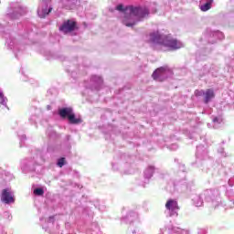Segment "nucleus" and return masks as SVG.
I'll return each instance as SVG.
<instances>
[{
    "mask_svg": "<svg viewBox=\"0 0 234 234\" xmlns=\"http://www.w3.org/2000/svg\"><path fill=\"white\" fill-rule=\"evenodd\" d=\"M0 28H4V30H0V36L5 37L7 50L14 52L16 58H17V51L25 50V43L27 42L21 43L17 41V39H16L14 37H12V34L9 33V29L8 27H6V24H0Z\"/></svg>",
    "mask_w": 234,
    "mask_h": 234,
    "instance_id": "4",
    "label": "nucleus"
},
{
    "mask_svg": "<svg viewBox=\"0 0 234 234\" xmlns=\"http://www.w3.org/2000/svg\"><path fill=\"white\" fill-rule=\"evenodd\" d=\"M47 108H48V111H50L52 109V107H50V105H48Z\"/></svg>",
    "mask_w": 234,
    "mask_h": 234,
    "instance_id": "39",
    "label": "nucleus"
},
{
    "mask_svg": "<svg viewBox=\"0 0 234 234\" xmlns=\"http://www.w3.org/2000/svg\"><path fill=\"white\" fill-rule=\"evenodd\" d=\"M51 12L52 7L50 6V0H43L37 8V15L40 17H47Z\"/></svg>",
    "mask_w": 234,
    "mask_h": 234,
    "instance_id": "10",
    "label": "nucleus"
},
{
    "mask_svg": "<svg viewBox=\"0 0 234 234\" xmlns=\"http://www.w3.org/2000/svg\"><path fill=\"white\" fill-rule=\"evenodd\" d=\"M47 134H48V136H49V138H53V136H56V132H51V133H50V132L48 130Z\"/></svg>",
    "mask_w": 234,
    "mask_h": 234,
    "instance_id": "34",
    "label": "nucleus"
},
{
    "mask_svg": "<svg viewBox=\"0 0 234 234\" xmlns=\"http://www.w3.org/2000/svg\"><path fill=\"white\" fill-rule=\"evenodd\" d=\"M6 103H8V99L5 97L3 90H0V105H3L8 109V105Z\"/></svg>",
    "mask_w": 234,
    "mask_h": 234,
    "instance_id": "26",
    "label": "nucleus"
},
{
    "mask_svg": "<svg viewBox=\"0 0 234 234\" xmlns=\"http://www.w3.org/2000/svg\"><path fill=\"white\" fill-rule=\"evenodd\" d=\"M179 170L182 172V173H185L186 171V165L184 164H179Z\"/></svg>",
    "mask_w": 234,
    "mask_h": 234,
    "instance_id": "33",
    "label": "nucleus"
},
{
    "mask_svg": "<svg viewBox=\"0 0 234 234\" xmlns=\"http://www.w3.org/2000/svg\"><path fill=\"white\" fill-rule=\"evenodd\" d=\"M116 10L121 12L122 24L125 25V27H134L140 19H144V17L149 16V9H147V7L130 5L124 8L122 5H118Z\"/></svg>",
    "mask_w": 234,
    "mask_h": 234,
    "instance_id": "1",
    "label": "nucleus"
},
{
    "mask_svg": "<svg viewBox=\"0 0 234 234\" xmlns=\"http://www.w3.org/2000/svg\"><path fill=\"white\" fill-rule=\"evenodd\" d=\"M217 39H224V33L220 31H210L207 37V41L211 45L217 43Z\"/></svg>",
    "mask_w": 234,
    "mask_h": 234,
    "instance_id": "15",
    "label": "nucleus"
},
{
    "mask_svg": "<svg viewBox=\"0 0 234 234\" xmlns=\"http://www.w3.org/2000/svg\"><path fill=\"white\" fill-rule=\"evenodd\" d=\"M1 200L4 202V204H14L16 202L14 193L10 188H5L2 190Z\"/></svg>",
    "mask_w": 234,
    "mask_h": 234,
    "instance_id": "13",
    "label": "nucleus"
},
{
    "mask_svg": "<svg viewBox=\"0 0 234 234\" xmlns=\"http://www.w3.org/2000/svg\"><path fill=\"white\" fill-rule=\"evenodd\" d=\"M57 165L58 167H63V165H65V157L58 158L57 161Z\"/></svg>",
    "mask_w": 234,
    "mask_h": 234,
    "instance_id": "29",
    "label": "nucleus"
},
{
    "mask_svg": "<svg viewBox=\"0 0 234 234\" xmlns=\"http://www.w3.org/2000/svg\"><path fill=\"white\" fill-rule=\"evenodd\" d=\"M133 234L136 233L135 231L133 232Z\"/></svg>",
    "mask_w": 234,
    "mask_h": 234,
    "instance_id": "43",
    "label": "nucleus"
},
{
    "mask_svg": "<svg viewBox=\"0 0 234 234\" xmlns=\"http://www.w3.org/2000/svg\"><path fill=\"white\" fill-rule=\"evenodd\" d=\"M5 217H8V220H12V216H10V212H5Z\"/></svg>",
    "mask_w": 234,
    "mask_h": 234,
    "instance_id": "36",
    "label": "nucleus"
},
{
    "mask_svg": "<svg viewBox=\"0 0 234 234\" xmlns=\"http://www.w3.org/2000/svg\"><path fill=\"white\" fill-rule=\"evenodd\" d=\"M66 10H72V6H69V7L67 6V7H66Z\"/></svg>",
    "mask_w": 234,
    "mask_h": 234,
    "instance_id": "38",
    "label": "nucleus"
},
{
    "mask_svg": "<svg viewBox=\"0 0 234 234\" xmlns=\"http://www.w3.org/2000/svg\"><path fill=\"white\" fill-rule=\"evenodd\" d=\"M223 122H224V120L220 116L214 117L212 119V123H213L214 129H218V128L222 127Z\"/></svg>",
    "mask_w": 234,
    "mask_h": 234,
    "instance_id": "23",
    "label": "nucleus"
},
{
    "mask_svg": "<svg viewBox=\"0 0 234 234\" xmlns=\"http://www.w3.org/2000/svg\"><path fill=\"white\" fill-rule=\"evenodd\" d=\"M195 94H196V96H205L206 91H204L203 90H197L195 91Z\"/></svg>",
    "mask_w": 234,
    "mask_h": 234,
    "instance_id": "30",
    "label": "nucleus"
},
{
    "mask_svg": "<svg viewBox=\"0 0 234 234\" xmlns=\"http://www.w3.org/2000/svg\"><path fill=\"white\" fill-rule=\"evenodd\" d=\"M138 218V212L136 211H129L126 216L122 217V222H124L125 224H131L134 222Z\"/></svg>",
    "mask_w": 234,
    "mask_h": 234,
    "instance_id": "16",
    "label": "nucleus"
},
{
    "mask_svg": "<svg viewBox=\"0 0 234 234\" xmlns=\"http://www.w3.org/2000/svg\"><path fill=\"white\" fill-rule=\"evenodd\" d=\"M101 85H103V79L101 76L93 75L90 80V85L87 87L91 90H100Z\"/></svg>",
    "mask_w": 234,
    "mask_h": 234,
    "instance_id": "12",
    "label": "nucleus"
},
{
    "mask_svg": "<svg viewBox=\"0 0 234 234\" xmlns=\"http://www.w3.org/2000/svg\"><path fill=\"white\" fill-rule=\"evenodd\" d=\"M156 10L154 11V14H155Z\"/></svg>",
    "mask_w": 234,
    "mask_h": 234,
    "instance_id": "41",
    "label": "nucleus"
},
{
    "mask_svg": "<svg viewBox=\"0 0 234 234\" xmlns=\"http://www.w3.org/2000/svg\"><path fill=\"white\" fill-rule=\"evenodd\" d=\"M59 32L62 34H69V32H74L76 30V21L74 20H66L58 27Z\"/></svg>",
    "mask_w": 234,
    "mask_h": 234,
    "instance_id": "11",
    "label": "nucleus"
},
{
    "mask_svg": "<svg viewBox=\"0 0 234 234\" xmlns=\"http://www.w3.org/2000/svg\"><path fill=\"white\" fill-rule=\"evenodd\" d=\"M18 138L20 140V147H24L25 146V143L27 142V135L26 134H21L18 133Z\"/></svg>",
    "mask_w": 234,
    "mask_h": 234,
    "instance_id": "28",
    "label": "nucleus"
},
{
    "mask_svg": "<svg viewBox=\"0 0 234 234\" xmlns=\"http://www.w3.org/2000/svg\"><path fill=\"white\" fill-rule=\"evenodd\" d=\"M196 165L199 167L204 173H207V167H206V160L209 158L207 155V149L204 145H198L196 152Z\"/></svg>",
    "mask_w": 234,
    "mask_h": 234,
    "instance_id": "7",
    "label": "nucleus"
},
{
    "mask_svg": "<svg viewBox=\"0 0 234 234\" xmlns=\"http://www.w3.org/2000/svg\"><path fill=\"white\" fill-rule=\"evenodd\" d=\"M168 149H170V151H176V149H178V144H173L168 146Z\"/></svg>",
    "mask_w": 234,
    "mask_h": 234,
    "instance_id": "31",
    "label": "nucleus"
},
{
    "mask_svg": "<svg viewBox=\"0 0 234 234\" xmlns=\"http://www.w3.org/2000/svg\"><path fill=\"white\" fill-rule=\"evenodd\" d=\"M169 184L174 186V189H177V191L180 189L187 188V182H186V180H181V181H177V182L171 181Z\"/></svg>",
    "mask_w": 234,
    "mask_h": 234,
    "instance_id": "19",
    "label": "nucleus"
},
{
    "mask_svg": "<svg viewBox=\"0 0 234 234\" xmlns=\"http://www.w3.org/2000/svg\"><path fill=\"white\" fill-rule=\"evenodd\" d=\"M150 41L155 45H163L168 50H178V48L184 47V44L180 40L175 39L171 35H165L160 31L151 33Z\"/></svg>",
    "mask_w": 234,
    "mask_h": 234,
    "instance_id": "2",
    "label": "nucleus"
},
{
    "mask_svg": "<svg viewBox=\"0 0 234 234\" xmlns=\"http://www.w3.org/2000/svg\"><path fill=\"white\" fill-rule=\"evenodd\" d=\"M211 5H213V0H201L199 8L202 12H207L211 9Z\"/></svg>",
    "mask_w": 234,
    "mask_h": 234,
    "instance_id": "18",
    "label": "nucleus"
},
{
    "mask_svg": "<svg viewBox=\"0 0 234 234\" xmlns=\"http://www.w3.org/2000/svg\"><path fill=\"white\" fill-rule=\"evenodd\" d=\"M161 232L159 234H189V231L186 230V229H182L180 228H176V227H173L172 229H161Z\"/></svg>",
    "mask_w": 234,
    "mask_h": 234,
    "instance_id": "17",
    "label": "nucleus"
},
{
    "mask_svg": "<svg viewBox=\"0 0 234 234\" xmlns=\"http://www.w3.org/2000/svg\"><path fill=\"white\" fill-rule=\"evenodd\" d=\"M25 14H27V7L23 6L21 3L17 1L9 3V6L7 7L6 13V16L9 19H19V17L25 16Z\"/></svg>",
    "mask_w": 234,
    "mask_h": 234,
    "instance_id": "6",
    "label": "nucleus"
},
{
    "mask_svg": "<svg viewBox=\"0 0 234 234\" xmlns=\"http://www.w3.org/2000/svg\"><path fill=\"white\" fill-rule=\"evenodd\" d=\"M54 151H56V147H54L53 145H49L48 147V153H54Z\"/></svg>",
    "mask_w": 234,
    "mask_h": 234,
    "instance_id": "32",
    "label": "nucleus"
},
{
    "mask_svg": "<svg viewBox=\"0 0 234 234\" xmlns=\"http://www.w3.org/2000/svg\"><path fill=\"white\" fill-rule=\"evenodd\" d=\"M33 193L37 197H43V195H45V190H43L41 187H37L34 189Z\"/></svg>",
    "mask_w": 234,
    "mask_h": 234,
    "instance_id": "27",
    "label": "nucleus"
},
{
    "mask_svg": "<svg viewBox=\"0 0 234 234\" xmlns=\"http://www.w3.org/2000/svg\"><path fill=\"white\" fill-rule=\"evenodd\" d=\"M154 171L156 169L153 165H149L145 170H144V179L149 182L150 178L153 177V175L154 174Z\"/></svg>",
    "mask_w": 234,
    "mask_h": 234,
    "instance_id": "20",
    "label": "nucleus"
},
{
    "mask_svg": "<svg viewBox=\"0 0 234 234\" xmlns=\"http://www.w3.org/2000/svg\"><path fill=\"white\" fill-rule=\"evenodd\" d=\"M171 74H173L171 69L161 67L154 71V73L152 74V78L155 80V81H164L165 78H169Z\"/></svg>",
    "mask_w": 234,
    "mask_h": 234,
    "instance_id": "9",
    "label": "nucleus"
},
{
    "mask_svg": "<svg viewBox=\"0 0 234 234\" xmlns=\"http://www.w3.org/2000/svg\"><path fill=\"white\" fill-rule=\"evenodd\" d=\"M175 162H178V160L176 159Z\"/></svg>",
    "mask_w": 234,
    "mask_h": 234,
    "instance_id": "42",
    "label": "nucleus"
},
{
    "mask_svg": "<svg viewBox=\"0 0 234 234\" xmlns=\"http://www.w3.org/2000/svg\"><path fill=\"white\" fill-rule=\"evenodd\" d=\"M204 198L206 202H209L212 205V207H218L220 204V192L218 189H208L205 190L203 194L196 195L192 199L196 207L204 206Z\"/></svg>",
    "mask_w": 234,
    "mask_h": 234,
    "instance_id": "3",
    "label": "nucleus"
},
{
    "mask_svg": "<svg viewBox=\"0 0 234 234\" xmlns=\"http://www.w3.org/2000/svg\"><path fill=\"white\" fill-rule=\"evenodd\" d=\"M178 211H180L178 201H176V199H168L165 203V211L166 217H173L176 218V217H178Z\"/></svg>",
    "mask_w": 234,
    "mask_h": 234,
    "instance_id": "8",
    "label": "nucleus"
},
{
    "mask_svg": "<svg viewBox=\"0 0 234 234\" xmlns=\"http://www.w3.org/2000/svg\"><path fill=\"white\" fill-rule=\"evenodd\" d=\"M213 98H215V91H213L211 89L207 90L205 91L204 102L209 103Z\"/></svg>",
    "mask_w": 234,
    "mask_h": 234,
    "instance_id": "21",
    "label": "nucleus"
},
{
    "mask_svg": "<svg viewBox=\"0 0 234 234\" xmlns=\"http://www.w3.org/2000/svg\"><path fill=\"white\" fill-rule=\"evenodd\" d=\"M68 120L69 123H72L73 125H78L79 123H81V119L76 118V115L72 112L69 117H68Z\"/></svg>",
    "mask_w": 234,
    "mask_h": 234,
    "instance_id": "25",
    "label": "nucleus"
},
{
    "mask_svg": "<svg viewBox=\"0 0 234 234\" xmlns=\"http://www.w3.org/2000/svg\"><path fill=\"white\" fill-rule=\"evenodd\" d=\"M34 27H35L32 24H30V23L26 24L24 26V30L26 32L25 35H24L25 38L28 37V36H30V34H32V30H34Z\"/></svg>",
    "mask_w": 234,
    "mask_h": 234,
    "instance_id": "24",
    "label": "nucleus"
},
{
    "mask_svg": "<svg viewBox=\"0 0 234 234\" xmlns=\"http://www.w3.org/2000/svg\"><path fill=\"white\" fill-rule=\"evenodd\" d=\"M207 127H211V124H210V123H207Z\"/></svg>",
    "mask_w": 234,
    "mask_h": 234,
    "instance_id": "40",
    "label": "nucleus"
},
{
    "mask_svg": "<svg viewBox=\"0 0 234 234\" xmlns=\"http://www.w3.org/2000/svg\"><path fill=\"white\" fill-rule=\"evenodd\" d=\"M71 113V108H62L58 110V114L61 118H69Z\"/></svg>",
    "mask_w": 234,
    "mask_h": 234,
    "instance_id": "22",
    "label": "nucleus"
},
{
    "mask_svg": "<svg viewBox=\"0 0 234 234\" xmlns=\"http://www.w3.org/2000/svg\"><path fill=\"white\" fill-rule=\"evenodd\" d=\"M218 153H220L222 156H226V154H224V148L219 149Z\"/></svg>",
    "mask_w": 234,
    "mask_h": 234,
    "instance_id": "37",
    "label": "nucleus"
},
{
    "mask_svg": "<svg viewBox=\"0 0 234 234\" xmlns=\"http://www.w3.org/2000/svg\"><path fill=\"white\" fill-rule=\"evenodd\" d=\"M54 220L55 218L54 216H51L48 218V227L43 225L42 228L43 229H45V231H48L49 234H59V225H56V228L50 229L52 228V226H54Z\"/></svg>",
    "mask_w": 234,
    "mask_h": 234,
    "instance_id": "14",
    "label": "nucleus"
},
{
    "mask_svg": "<svg viewBox=\"0 0 234 234\" xmlns=\"http://www.w3.org/2000/svg\"><path fill=\"white\" fill-rule=\"evenodd\" d=\"M36 115H34V116H31L30 118H29V122H31V123H36Z\"/></svg>",
    "mask_w": 234,
    "mask_h": 234,
    "instance_id": "35",
    "label": "nucleus"
},
{
    "mask_svg": "<svg viewBox=\"0 0 234 234\" xmlns=\"http://www.w3.org/2000/svg\"><path fill=\"white\" fill-rule=\"evenodd\" d=\"M41 164H45V157H43V152L37 150L33 158H27L21 161L20 167L25 174L34 173Z\"/></svg>",
    "mask_w": 234,
    "mask_h": 234,
    "instance_id": "5",
    "label": "nucleus"
}]
</instances>
